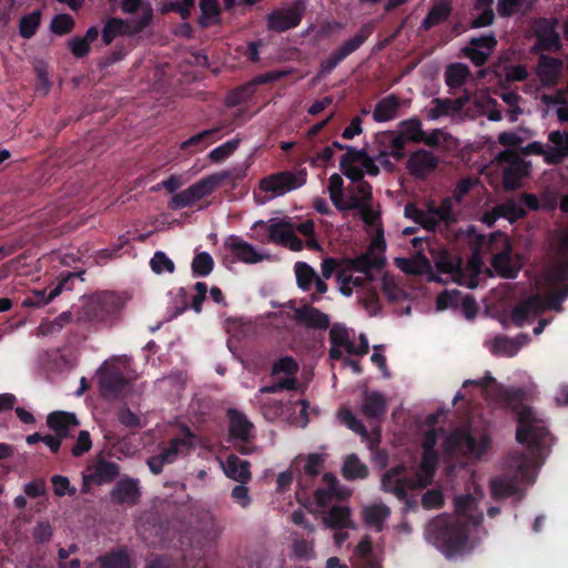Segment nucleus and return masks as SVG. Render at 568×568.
<instances>
[{"label":"nucleus","mask_w":568,"mask_h":568,"mask_svg":"<svg viewBox=\"0 0 568 568\" xmlns=\"http://www.w3.org/2000/svg\"><path fill=\"white\" fill-rule=\"evenodd\" d=\"M476 385L486 392V399L496 407L516 414V440L525 444L534 453H540L549 447L552 437L545 418L531 406L524 404L526 392L518 386H505L486 373L481 379H467L463 383L466 388Z\"/></svg>","instance_id":"nucleus-1"},{"label":"nucleus","mask_w":568,"mask_h":568,"mask_svg":"<svg viewBox=\"0 0 568 568\" xmlns=\"http://www.w3.org/2000/svg\"><path fill=\"white\" fill-rule=\"evenodd\" d=\"M126 298L113 291H102L91 295L79 312V321L94 329L110 328L122 317Z\"/></svg>","instance_id":"nucleus-2"},{"label":"nucleus","mask_w":568,"mask_h":568,"mask_svg":"<svg viewBox=\"0 0 568 568\" xmlns=\"http://www.w3.org/2000/svg\"><path fill=\"white\" fill-rule=\"evenodd\" d=\"M434 539L440 552L452 559L465 552L469 539L468 528L458 520L440 519L434 523Z\"/></svg>","instance_id":"nucleus-3"},{"label":"nucleus","mask_w":568,"mask_h":568,"mask_svg":"<svg viewBox=\"0 0 568 568\" xmlns=\"http://www.w3.org/2000/svg\"><path fill=\"white\" fill-rule=\"evenodd\" d=\"M487 247L489 251L500 250L491 258V266L503 278H516L521 270V263L514 255L509 237L500 232L490 234Z\"/></svg>","instance_id":"nucleus-4"},{"label":"nucleus","mask_w":568,"mask_h":568,"mask_svg":"<svg viewBox=\"0 0 568 568\" xmlns=\"http://www.w3.org/2000/svg\"><path fill=\"white\" fill-rule=\"evenodd\" d=\"M230 178L231 173L229 171H221L201 179L187 189L174 194L169 202V209L179 210L192 206L197 201L212 194L223 181Z\"/></svg>","instance_id":"nucleus-5"},{"label":"nucleus","mask_w":568,"mask_h":568,"mask_svg":"<svg viewBox=\"0 0 568 568\" xmlns=\"http://www.w3.org/2000/svg\"><path fill=\"white\" fill-rule=\"evenodd\" d=\"M496 161L504 164L501 176L506 191H516L523 186V179L530 174V162L526 161L518 152L506 149L499 152Z\"/></svg>","instance_id":"nucleus-6"},{"label":"nucleus","mask_w":568,"mask_h":568,"mask_svg":"<svg viewBox=\"0 0 568 568\" xmlns=\"http://www.w3.org/2000/svg\"><path fill=\"white\" fill-rule=\"evenodd\" d=\"M373 33V26L363 24L358 31L349 39L345 40L341 45L331 52L320 64L318 75L326 77L342 63L347 57L357 51Z\"/></svg>","instance_id":"nucleus-7"},{"label":"nucleus","mask_w":568,"mask_h":568,"mask_svg":"<svg viewBox=\"0 0 568 568\" xmlns=\"http://www.w3.org/2000/svg\"><path fill=\"white\" fill-rule=\"evenodd\" d=\"M182 430L181 437L172 438L160 454L148 458L146 464L152 474H161L164 465L172 464L180 454H187L194 447L195 435L186 426Z\"/></svg>","instance_id":"nucleus-8"},{"label":"nucleus","mask_w":568,"mask_h":568,"mask_svg":"<svg viewBox=\"0 0 568 568\" xmlns=\"http://www.w3.org/2000/svg\"><path fill=\"white\" fill-rule=\"evenodd\" d=\"M443 446L449 454L463 452L480 458L490 446V437L487 434H481L479 438H476L467 430L457 429L445 438Z\"/></svg>","instance_id":"nucleus-9"},{"label":"nucleus","mask_w":568,"mask_h":568,"mask_svg":"<svg viewBox=\"0 0 568 568\" xmlns=\"http://www.w3.org/2000/svg\"><path fill=\"white\" fill-rule=\"evenodd\" d=\"M558 21L555 18H538L534 23L536 42L531 47L532 54L558 51L561 49L560 34L557 31Z\"/></svg>","instance_id":"nucleus-10"},{"label":"nucleus","mask_w":568,"mask_h":568,"mask_svg":"<svg viewBox=\"0 0 568 568\" xmlns=\"http://www.w3.org/2000/svg\"><path fill=\"white\" fill-rule=\"evenodd\" d=\"M98 374L100 390L104 398L116 399L128 393L129 379L116 365L104 363Z\"/></svg>","instance_id":"nucleus-11"},{"label":"nucleus","mask_w":568,"mask_h":568,"mask_svg":"<svg viewBox=\"0 0 568 568\" xmlns=\"http://www.w3.org/2000/svg\"><path fill=\"white\" fill-rule=\"evenodd\" d=\"M307 171L300 169L297 172L282 171L271 174L260 182V187L264 192H272L275 195H283L303 186L306 183Z\"/></svg>","instance_id":"nucleus-12"},{"label":"nucleus","mask_w":568,"mask_h":568,"mask_svg":"<svg viewBox=\"0 0 568 568\" xmlns=\"http://www.w3.org/2000/svg\"><path fill=\"white\" fill-rule=\"evenodd\" d=\"M305 11V3L303 0H296L286 10H273L266 17V27L268 31L285 32L290 29L296 28Z\"/></svg>","instance_id":"nucleus-13"},{"label":"nucleus","mask_w":568,"mask_h":568,"mask_svg":"<svg viewBox=\"0 0 568 568\" xmlns=\"http://www.w3.org/2000/svg\"><path fill=\"white\" fill-rule=\"evenodd\" d=\"M120 475V466L115 462L97 456L92 465L88 466L83 475V485L101 486L114 481Z\"/></svg>","instance_id":"nucleus-14"},{"label":"nucleus","mask_w":568,"mask_h":568,"mask_svg":"<svg viewBox=\"0 0 568 568\" xmlns=\"http://www.w3.org/2000/svg\"><path fill=\"white\" fill-rule=\"evenodd\" d=\"M497 43L495 33L490 32L480 37H473L468 45L462 49V52L474 65L483 67L488 61Z\"/></svg>","instance_id":"nucleus-15"},{"label":"nucleus","mask_w":568,"mask_h":568,"mask_svg":"<svg viewBox=\"0 0 568 568\" xmlns=\"http://www.w3.org/2000/svg\"><path fill=\"white\" fill-rule=\"evenodd\" d=\"M141 489L139 479L123 477L116 481L110 491V499L114 505L134 506L139 503Z\"/></svg>","instance_id":"nucleus-16"},{"label":"nucleus","mask_w":568,"mask_h":568,"mask_svg":"<svg viewBox=\"0 0 568 568\" xmlns=\"http://www.w3.org/2000/svg\"><path fill=\"white\" fill-rule=\"evenodd\" d=\"M223 246L233 255L232 262L240 261L246 264H255L264 260V256L252 244L245 242L239 235L227 236Z\"/></svg>","instance_id":"nucleus-17"},{"label":"nucleus","mask_w":568,"mask_h":568,"mask_svg":"<svg viewBox=\"0 0 568 568\" xmlns=\"http://www.w3.org/2000/svg\"><path fill=\"white\" fill-rule=\"evenodd\" d=\"M438 163V158L432 151L418 149L409 155L407 169L416 179H425L437 169Z\"/></svg>","instance_id":"nucleus-18"},{"label":"nucleus","mask_w":568,"mask_h":568,"mask_svg":"<svg viewBox=\"0 0 568 568\" xmlns=\"http://www.w3.org/2000/svg\"><path fill=\"white\" fill-rule=\"evenodd\" d=\"M428 231L435 232L443 223L446 227L457 221L454 214V200L450 196L444 197L439 205L429 203L427 205Z\"/></svg>","instance_id":"nucleus-19"},{"label":"nucleus","mask_w":568,"mask_h":568,"mask_svg":"<svg viewBox=\"0 0 568 568\" xmlns=\"http://www.w3.org/2000/svg\"><path fill=\"white\" fill-rule=\"evenodd\" d=\"M405 467L402 465L388 469L382 477V489L395 495L403 500L407 497V490L410 489V477H404Z\"/></svg>","instance_id":"nucleus-20"},{"label":"nucleus","mask_w":568,"mask_h":568,"mask_svg":"<svg viewBox=\"0 0 568 568\" xmlns=\"http://www.w3.org/2000/svg\"><path fill=\"white\" fill-rule=\"evenodd\" d=\"M557 255L558 261L550 267L547 278L554 284H561L568 281V230L559 237Z\"/></svg>","instance_id":"nucleus-21"},{"label":"nucleus","mask_w":568,"mask_h":568,"mask_svg":"<svg viewBox=\"0 0 568 568\" xmlns=\"http://www.w3.org/2000/svg\"><path fill=\"white\" fill-rule=\"evenodd\" d=\"M437 453H423L420 464L414 477H410V489H423L429 486L437 469Z\"/></svg>","instance_id":"nucleus-22"},{"label":"nucleus","mask_w":568,"mask_h":568,"mask_svg":"<svg viewBox=\"0 0 568 568\" xmlns=\"http://www.w3.org/2000/svg\"><path fill=\"white\" fill-rule=\"evenodd\" d=\"M257 227H266L267 235L264 237L263 235L257 234L256 240L260 242H270L276 244H283L287 239L288 233L293 230V226L290 222L284 220L270 219L267 222L257 221L253 224L254 230Z\"/></svg>","instance_id":"nucleus-23"},{"label":"nucleus","mask_w":568,"mask_h":568,"mask_svg":"<svg viewBox=\"0 0 568 568\" xmlns=\"http://www.w3.org/2000/svg\"><path fill=\"white\" fill-rule=\"evenodd\" d=\"M562 61L541 53L538 59L537 75L544 87H555L559 82Z\"/></svg>","instance_id":"nucleus-24"},{"label":"nucleus","mask_w":568,"mask_h":568,"mask_svg":"<svg viewBox=\"0 0 568 568\" xmlns=\"http://www.w3.org/2000/svg\"><path fill=\"white\" fill-rule=\"evenodd\" d=\"M79 420L74 413L64 410H55L48 415L47 425L54 432L58 437L69 438L71 437V430L79 426Z\"/></svg>","instance_id":"nucleus-25"},{"label":"nucleus","mask_w":568,"mask_h":568,"mask_svg":"<svg viewBox=\"0 0 568 568\" xmlns=\"http://www.w3.org/2000/svg\"><path fill=\"white\" fill-rule=\"evenodd\" d=\"M345 264L346 268L344 271L359 272L366 275L368 281H374L373 271H381L385 266V258L364 253L354 258H347Z\"/></svg>","instance_id":"nucleus-26"},{"label":"nucleus","mask_w":568,"mask_h":568,"mask_svg":"<svg viewBox=\"0 0 568 568\" xmlns=\"http://www.w3.org/2000/svg\"><path fill=\"white\" fill-rule=\"evenodd\" d=\"M294 317L298 323H303L308 328L326 329L329 326L328 315L308 304L295 308Z\"/></svg>","instance_id":"nucleus-27"},{"label":"nucleus","mask_w":568,"mask_h":568,"mask_svg":"<svg viewBox=\"0 0 568 568\" xmlns=\"http://www.w3.org/2000/svg\"><path fill=\"white\" fill-rule=\"evenodd\" d=\"M376 140L381 145L392 149L390 152H388L386 149L379 151L377 159L392 156L396 161H400L405 156L406 140L403 138V135H399L394 131H385L378 133L376 135Z\"/></svg>","instance_id":"nucleus-28"},{"label":"nucleus","mask_w":568,"mask_h":568,"mask_svg":"<svg viewBox=\"0 0 568 568\" xmlns=\"http://www.w3.org/2000/svg\"><path fill=\"white\" fill-rule=\"evenodd\" d=\"M542 311H545L542 297L534 295L514 307L511 320L516 326H523L529 317H535Z\"/></svg>","instance_id":"nucleus-29"},{"label":"nucleus","mask_w":568,"mask_h":568,"mask_svg":"<svg viewBox=\"0 0 568 568\" xmlns=\"http://www.w3.org/2000/svg\"><path fill=\"white\" fill-rule=\"evenodd\" d=\"M387 412L385 396L377 392H365L362 404V414L369 420H379Z\"/></svg>","instance_id":"nucleus-30"},{"label":"nucleus","mask_w":568,"mask_h":568,"mask_svg":"<svg viewBox=\"0 0 568 568\" xmlns=\"http://www.w3.org/2000/svg\"><path fill=\"white\" fill-rule=\"evenodd\" d=\"M229 417V434L232 438L247 442L251 437V432L253 429V424L247 419L244 413L230 408L227 410Z\"/></svg>","instance_id":"nucleus-31"},{"label":"nucleus","mask_w":568,"mask_h":568,"mask_svg":"<svg viewBox=\"0 0 568 568\" xmlns=\"http://www.w3.org/2000/svg\"><path fill=\"white\" fill-rule=\"evenodd\" d=\"M549 142L554 146L549 148L545 154V160L549 164H557L568 156V131H551L548 135Z\"/></svg>","instance_id":"nucleus-32"},{"label":"nucleus","mask_w":568,"mask_h":568,"mask_svg":"<svg viewBox=\"0 0 568 568\" xmlns=\"http://www.w3.org/2000/svg\"><path fill=\"white\" fill-rule=\"evenodd\" d=\"M251 464L247 460H243L236 455H229L225 464L223 465L224 474L241 484H246L251 480Z\"/></svg>","instance_id":"nucleus-33"},{"label":"nucleus","mask_w":568,"mask_h":568,"mask_svg":"<svg viewBox=\"0 0 568 568\" xmlns=\"http://www.w3.org/2000/svg\"><path fill=\"white\" fill-rule=\"evenodd\" d=\"M400 106V99L395 94H389L381 99L373 111L374 121L382 123L394 120Z\"/></svg>","instance_id":"nucleus-34"},{"label":"nucleus","mask_w":568,"mask_h":568,"mask_svg":"<svg viewBox=\"0 0 568 568\" xmlns=\"http://www.w3.org/2000/svg\"><path fill=\"white\" fill-rule=\"evenodd\" d=\"M453 8L449 0H439L427 12L420 23V29L428 31L432 28L445 22L452 14Z\"/></svg>","instance_id":"nucleus-35"},{"label":"nucleus","mask_w":568,"mask_h":568,"mask_svg":"<svg viewBox=\"0 0 568 568\" xmlns=\"http://www.w3.org/2000/svg\"><path fill=\"white\" fill-rule=\"evenodd\" d=\"M489 489L491 497L496 500L509 498L520 491L517 479L506 476L493 478L489 483Z\"/></svg>","instance_id":"nucleus-36"},{"label":"nucleus","mask_w":568,"mask_h":568,"mask_svg":"<svg viewBox=\"0 0 568 568\" xmlns=\"http://www.w3.org/2000/svg\"><path fill=\"white\" fill-rule=\"evenodd\" d=\"M323 523L326 527L342 530L344 528H354L351 520V509L347 506L335 505L324 515Z\"/></svg>","instance_id":"nucleus-37"},{"label":"nucleus","mask_w":568,"mask_h":568,"mask_svg":"<svg viewBox=\"0 0 568 568\" xmlns=\"http://www.w3.org/2000/svg\"><path fill=\"white\" fill-rule=\"evenodd\" d=\"M470 75L469 68L462 62L450 63L445 70V83L452 89H459Z\"/></svg>","instance_id":"nucleus-38"},{"label":"nucleus","mask_w":568,"mask_h":568,"mask_svg":"<svg viewBox=\"0 0 568 568\" xmlns=\"http://www.w3.org/2000/svg\"><path fill=\"white\" fill-rule=\"evenodd\" d=\"M434 108H432L428 112V118L432 120H436L443 115H447L450 112H459L465 101L460 98L458 99H440L436 98L433 100Z\"/></svg>","instance_id":"nucleus-39"},{"label":"nucleus","mask_w":568,"mask_h":568,"mask_svg":"<svg viewBox=\"0 0 568 568\" xmlns=\"http://www.w3.org/2000/svg\"><path fill=\"white\" fill-rule=\"evenodd\" d=\"M368 474V467L359 460L357 455L351 454L344 460L342 475L346 480L365 479Z\"/></svg>","instance_id":"nucleus-40"},{"label":"nucleus","mask_w":568,"mask_h":568,"mask_svg":"<svg viewBox=\"0 0 568 568\" xmlns=\"http://www.w3.org/2000/svg\"><path fill=\"white\" fill-rule=\"evenodd\" d=\"M153 19V9L150 4L143 9L142 16L136 20H123L120 36L134 37L141 33Z\"/></svg>","instance_id":"nucleus-41"},{"label":"nucleus","mask_w":568,"mask_h":568,"mask_svg":"<svg viewBox=\"0 0 568 568\" xmlns=\"http://www.w3.org/2000/svg\"><path fill=\"white\" fill-rule=\"evenodd\" d=\"M390 515L389 508L384 504H376L364 509L363 516L366 525L382 530L384 521Z\"/></svg>","instance_id":"nucleus-42"},{"label":"nucleus","mask_w":568,"mask_h":568,"mask_svg":"<svg viewBox=\"0 0 568 568\" xmlns=\"http://www.w3.org/2000/svg\"><path fill=\"white\" fill-rule=\"evenodd\" d=\"M219 132V128L204 130L183 141L180 145V149L183 151L189 150L190 148H194L195 151L202 150L216 140Z\"/></svg>","instance_id":"nucleus-43"},{"label":"nucleus","mask_w":568,"mask_h":568,"mask_svg":"<svg viewBox=\"0 0 568 568\" xmlns=\"http://www.w3.org/2000/svg\"><path fill=\"white\" fill-rule=\"evenodd\" d=\"M100 568H131L128 552L123 549L111 550L98 557Z\"/></svg>","instance_id":"nucleus-44"},{"label":"nucleus","mask_w":568,"mask_h":568,"mask_svg":"<svg viewBox=\"0 0 568 568\" xmlns=\"http://www.w3.org/2000/svg\"><path fill=\"white\" fill-rule=\"evenodd\" d=\"M354 148H347V152H345L339 160V168L342 173L349 179L354 183H359L364 181V170L355 166L357 161H351L353 158Z\"/></svg>","instance_id":"nucleus-45"},{"label":"nucleus","mask_w":568,"mask_h":568,"mask_svg":"<svg viewBox=\"0 0 568 568\" xmlns=\"http://www.w3.org/2000/svg\"><path fill=\"white\" fill-rule=\"evenodd\" d=\"M496 213L497 216L507 219L510 223H515L527 215L526 209L513 199L496 205Z\"/></svg>","instance_id":"nucleus-46"},{"label":"nucleus","mask_w":568,"mask_h":568,"mask_svg":"<svg viewBox=\"0 0 568 568\" xmlns=\"http://www.w3.org/2000/svg\"><path fill=\"white\" fill-rule=\"evenodd\" d=\"M61 286H53L48 290L34 291L31 296L23 301L24 306L42 307L60 295Z\"/></svg>","instance_id":"nucleus-47"},{"label":"nucleus","mask_w":568,"mask_h":568,"mask_svg":"<svg viewBox=\"0 0 568 568\" xmlns=\"http://www.w3.org/2000/svg\"><path fill=\"white\" fill-rule=\"evenodd\" d=\"M41 22V11L36 10L22 16L19 22V34L23 39H31L38 31Z\"/></svg>","instance_id":"nucleus-48"},{"label":"nucleus","mask_w":568,"mask_h":568,"mask_svg":"<svg viewBox=\"0 0 568 568\" xmlns=\"http://www.w3.org/2000/svg\"><path fill=\"white\" fill-rule=\"evenodd\" d=\"M400 133L405 140L414 143H420L424 133L422 121L418 118H410L399 122Z\"/></svg>","instance_id":"nucleus-49"},{"label":"nucleus","mask_w":568,"mask_h":568,"mask_svg":"<svg viewBox=\"0 0 568 568\" xmlns=\"http://www.w3.org/2000/svg\"><path fill=\"white\" fill-rule=\"evenodd\" d=\"M338 417L351 430L358 434L363 440L369 439V433L365 425L346 407L338 412Z\"/></svg>","instance_id":"nucleus-50"},{"label":"nucleus","mask_w":568,"mask_h":568,"mask_svg":"<svg viewBox=\"0 0 568 568\" xmlns=\"http://www.w3.org/2000/svg\"><path fill=\"white\" fill-rule=\"evenodd\" d=\"M194 276L205 277L210 275L214 268V260L207 252L195 254L191 264Z\"/></svg>","instance_id":"nucleus-51"},{"label":"nucleus","mask_w":568,"mask_h":568,"mask_svg":"<svg viewBox=\"0 0 568 568\" xmlns=\"http://www.w3.org/2000/svg\"><path fill=\"white\" fill-rule=\"evenodd\" d=\"M491 352L495 355L513 357L518 353V344L508 336L498 335L493 339Z\"/></svg>","instance_id":"nucleus-52"},{"label":"nucleus","mask_w":568,"mask_h":568,"mask_svg":"<svg viewBox=\"0 0 568 568\" xmlns=\"http://www.w3.org/2000/svg\"><path fill=\"white\" fill-rule=\"evenodd\" d=\"M329 342L333 346L344 347L348 354L354 352V343L349 339L347 329L341 324H334L329 331Z\"/></svg>","instance_id":"nucleus-53"},{"label":"nucleus","mask_w":568,"mask_h":568,"mask_svg":"<svg viewBox=\"0 0 568 568\" xmlns=\"http://www.w3.org/2000/svg\"><path fill=\"white\" fill-rule=\"evenodd\" d=\"M241 139L234 138L232 140L226 141L225 143L214 148L209 153L207 158L213 163H221L231 156L240 146Z\"/></svg>","instance_id":"nucleus-54"},{"label":"nucleus","mask_w":568,"mask_h":568,"mask_svg":"<svg viewBox=\"0 0 568 568\" xmlns=\"http://www.w3.org/2000/svg\"><path fill=\"white\" fill-rule=\"evenodd\" d=\"M297 286L303 291H310L311 286L316 278V273L305 262H297L294 266Z\"/></svg>","instance_id":"nucleus-55"},{"label":"nucleus","mask_w":568,"mask_h":568,"mask_svg":"<svg viewBox=\"0 0 568 568\" xmlns=\"http://www.w3.org/2000/svg\"><path fill=\"white\" fill-rule=\"evenodd\" d=\"M454 506L457 515L465 519L473 518V511L476 508V499L473 495H459L454 499Z\"/></svg>","instance_id":"nucleus-56"},{"label":"nucleus","mask_w":568,"mask_h":568,"mask_svg":"<svg viewBox=\"0 0 568 568\" xmlns=\"http://www.w3.org/2000/svg\"><path fill=\"white\" fill-rule=\"evenodd\" d=\"M201 17L197 22L201 28H207L210 26L211 18H217L220 16V6L217 0H200Z\"/></svg>","instance_id":"nucleus-57"},{"label":"nucleus","mask_w":568,"mask_h":568,"mask_svg":"<svg viewBox=\"0 0 568 568\" xmlns=\"http://www.w3.org/2000/svg\"><path fill=\"white\" fill-rule=\"evenodd\" d=\"M74 19L68 13L55 14L50 23V31L57 36L70 33L74 28Z\"/></svg>","instance_id":"nucleus-58"},{"label":"nucleus","mask_w":568,"mask_h":568,"mask_svg":"<svg viewBox=\"0 0 568 568\" xmlns=\"http://www.w3.org/2000/svg\"><path fill=\"white\" fill-rule=\"evenodd\" d=\"M123 26V19L121 18H109L102 30L101 39L105 45H110L116 37L121 34V28Z\"/></svg>","instance_id":"nucleus-59"},{"label":"nucleus","mask_w":568,"mask_h":568,"mask_svg":"<svg viewBox=\"0 0 568 568\" xmlns=\"http://www.w3.org/2000/svg\"><path fill=\"white\" fill-rule=\"evenodd\" d=\"M150 267L155 274L163 272L173 273L175 265L173 261L162 251H156L150 260Z\"/></svg>","instance_id":"nucleus-60"},{"label":"nucleus","mask_w":568,"mask_h":568,"mask_svg":"<svg viewBox=\"0 0 568 568\" xmlns=\"http://www.w3.org/2000/svg\"><path fill=\"white\" fill-rule=\"evenodd\" d=\"M462 300V293L458 290L443 291L436 298L437 311L447 308H457Z\"/></svg>","instance_id":"nucleus-61"},{"label":"nucleus","mask_w":568,"mask_h":568,"mask_svg":"<svg viewBox=\"0 0 568 568\" xmlns=\"http://www.w3.org/2000/svg\"><path fill=\"white\" fill-rule=\"evenodd\" d=\"M297 372V362L291 356H284L273 364L271 374L273 376L285 374L287 377H294Z\"/></svg>","instance_id":"nucleus-62"},{"label":"nucleus","mask_w":568,"mask_h":568,"mask_svg":"<svg viewBox=\"0 0 568 568\" xmlns=\"http://www.w3.org/2000/svg\"><path fill=\"white\" fill-rule=\"evenodd\" d=\"M324 458L321 454H310L305 459L303 469L300 471L310 479H315L322 470Z\"/></svg>","instance_id":"nucleus-63"},{"label":"nucleus","mask_w":568,"mask_h":568,"mask_svg":"<svg viewBox=\"0 0 568 568\" xmlns=\"http://www.w3.org/2000/svg\"><path fill=\"white\" fill-rule=\"evenodd\" d=\"M568 297V283L560 290H555L544 300L545 310H552L559 312L562 310V302Z\"/></svg>","instance_id":"nucleus-64"}]
</instances>
